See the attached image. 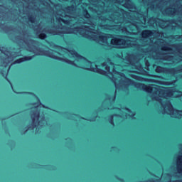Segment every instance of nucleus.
Listing matches in <instances>:
<instances>
[{
    "label": "nucleus",
    "instance_id": "f257e3e1",
    "mask_svg": "<svg viewBox=\"0 0 182 182\" xmlns=\"http://www.w3.org/2000/svg\"><path fill=\"white\" fill-rule=\"evenodd\" d=\"M95 25L92 24V21H90L87 25H83L80 28L75 27L74 28H68L66 27H63L58 28L56 32L50 31V33L52 35H60L61 36L65 33H75L76 35L79 33L84 38L97 42L100 45H108L109 38H107V35L92 28H95Z\"/></svg>",
    "mask_w": 182,
    "mask_h": 182
},
{
    "label": "nucleus",
    "instance_id": "f03ea898",
    "mask_svg": "<svg viewBox=\"0 0 182 182\" xmlns=\"http://www.w3.org/2000/svg\"><path fill=\"white\" fill-rule=\"evenodd\" d=\"M57 49L59 52H65L63 54L64 56L60 57V53L50 50L48 51H36L35 50V47H33L31 49H28L30 52H33L35 55H44L45 56H49V58H52L53 59H58V60H62L63 62H65L68 65H76V60L79 62V60H85V57L77 54L76 51L73 50H67L63 48L62 47H57Z\"/></svg>",
    "mask_w": 182,
    "mask_h": 182
},
{
    "label": "nucleus",
    "instance_id": "7ed1b4c3",
    "mask_svg": "<svg viewBox=\"0 0 182 182\" xmlns=\"http://www.w3.org/2000/svg\"><path fill=\"white\" fill-rule=\"evenodd\" d=\"M121 78L119 79L118 84L115 85V89L117 90H129L130 86H134L136 89H141L144 92V86L146 85L141 84L140 82H136L134 80L127 77L126 74L123 73H118Z\"/></svg>",
    "mask_w": 182,
    "mask_h": 182
},
{
    "label": "nucleus",
    "instance_id": "20e7f679",
    "mask_svg": "<svg viewBox=\"0 0 182 182\" xmlns=\"http://www.w3.org/2000/svg\"><path fill=\"white\" fill-rule=\"evenodd\" d=\"M144 92L149 93L154 99L158 97H170L171 96V90H164L161 87L156 85H149L144 86Z\"/></svg>",
    "mask_w": 182,
    "mask_h": 182
},
{
    "label": "nucleus",
    "instance_id": "39448f33",
    "mask_svg": "<svg viewBox=\"0 0 182 182\" xmlns=\"http://www.w3.org/2000/svg\"><path fill=\"white\" fill-rule=\"evenodd\" d=\"M162 114H167V112H169L171 116H174L175 119H181L182 117V109H176L173 107L171 102L168 101L162 105Z\"/></svg>",
    "mask_w": 182,
    "mask_h": 182
},
{
    "label": "nucleus",
    "instance_id": "423d86ee",
    "mask_svg": "<svg viewBox=\"0 0 182 182\" xmlns=\"http://www.w3.org/2000/svg\"><path fill=\"white\" fill-rule=\"evenodd\" d=\"M111 45H114L116 48H130V46H133L134 43L132 42V40L129 38H114L111 41Z\"/></svg>",
    "mask_w": 182,
    "mask_h": 182
},
{
    "label": "nucleus",
    "instance_id": "0eeeda50",
    "mask_svg": "<svg viewBox=\"0 0 182 182\" xmlns=\"http://www.w3.org/2000/svg\"><path fill=\"white\" fill-rule=\"evenodd\" d=\"M30 116L32 129H36L41 122H45V114H43L41 115V111L38 109L31 111Z\"/></svg>",
    "mask_w": 182,
    "mask_h": 182
},
{
    "label": "nucleus",
    "instance_id": "6e6552de",
    "mask_svg": "<svg viewBox=\"0 0 182 182\" xmlns=\"http://www.w3.org/2000/svg\"><path fill=\"white\" fill-rule=\"evenodd\" d=\"M59 113L60 114L65 116V117L68 120H75V117H80V119H82V120H86L87 122H96V119L97 118V116L86 118L80 116L79 114H70L69 112H60Z\"/></svg>",
    "mask_w": 182,
    "mask_h": 182
},
{
    "label": "nucleus",
    "instance_id": "1a4fd4ad",
    "mask_svg": "<svg viewBox=\"0 0 182 182\" xmlns=\"http://www.w3.org/2000/svg\"><path fill=\"white\" fill-rule=\"evenodd\" d=\"M62 11H63V10L58 11V15L56 16V19L60 23L63 22L65 24H70V22H72L73 19H76V17H72L69 14Z\"/></svg>",
    "mask_w": 182,
    "mask_h": 182
},
{
    "label": "nucleus",
    "instance_id": "9d476101",
    "mask_svg": "<svg viewBox=\"0 0 182 182\" xmlns=\"http://www.w3.org/2000/svg\"><path fill=\"white\" fill-rule=\"evenodd\" d=\"M157 73H169L171 76H176V79H182V73L179 75H176L182 72V69H155Z\"/></svg>",
    "mask_w": 182,
    "mask_h": 182
},
{
    "label": "nucleus",
    "instance_id": "9b49d317",
    "mask_svg": "<svg viewBox=\"0 0 182 182\" xmlns=\"http://www.w3.org/2000/svg\"><path fill=\"white\" fill-rule=\"evenodd\" d=\"M9 70H11L7 69L6 70H5L4 69H0V73L2 75L3 77H4V79H6V80H7V82L9 83L13 92H14V93H16V92H15V90H14L12 82H11V80H9V78H8V74L9 73Z\"/></svg>",
    "mask_w": 182,
    "mask_h": 182
},
{
    "label": "nucleus",
    "instance_id": "f8f14e48",
    "mask_svg": "<svg viewBox=\"0 0 182 182\" xmlns=\"http://www.w3.org/2000/svg\"><path fill=\"white\" fill-rule=\"evenodd\" d=\"M116 96H117V92H114V95H110L109 94L106 95V100H109L111 102H112V103H114V102H116Z\"/></svg>",
    "mask_w": 182,
    "mask_h": 182
},
{
    "label": "nucleus",
    "instance_id": "ddd939ff",
    "mask_svg": "<svg viewBox=\"0 0 182 182\" xmlns=\"http://www.w3.org/2000/svg\"><path fill=\"white\" fill-rule=\"evenodd\" d=\"M32 58H33L32 56H26L21 58H18L14 63V64L22 63V62H26V60H31Z\"/></svg>",
    "mask_w": 182,
    "mask_h": 182
},
{
    "label": "nucleus",
    "instance_id": "4468645a",
    "mask_svg": "<svg viewBox=\"0 0 182 182\" xmlns=\"http://www.w3.org/2000/svg\"><path fill=\"white\" fill-rule=\"evenodd\" d=\"M90 72H95V73H100L101 75H107V72L103 69H87Z\"/></svg>",
    "mask_w": 182,
    "mask_h": 182
},
{
    "label": "nucleus",
    "instance_id": "2eb2a0df",
    "mask_svg": "<svg viewBox=\"0 0 182 182\" xmlns=\"http://www.w3.org/2000/svg\"><path fill=\"white\" fill-rule=\"evenodd\" d=\"M41 167H44L46 170H50V171H55L56 166L53 165H38Z\"/></svg>",
    "mask_w": 182,
    "mask_h": 182
},
{
    "label": "nucleus",
    "instance_id": "dca6fc26",
    "mask_svg": "<svg viewBox=\"0 0 182 182\" xmlns=\"http://www.w3.org/2000/svg\"><path fill=\"white\" fill-rule=\"evenodd\" d=\"M114 117H119V114H114L112 115H110L109 117V123H110L112 126H114Z\"/></svg>",
    "mask_w": 182,
    "mask_h": 182
},
{
    "label": "nucleus",
    "instance_id": "f3484780",
    "mask_svg": "<svg viewBox=\"0 0 182 182\" xmlns=\"http://www.w3.org/2000/svg\"><path fill=\"white\" fill-rule=\"evenodd\" d=\"M153 36V32L150 31H144L142 32V38H151Z\"/></svg>",
    "mask_w": 182,
    "mask_h": 182
},
{
    "label": "nucleus",
    "instance_id": "a211bd4d",
    "mask_svg": "<svg viewBox=\"0 0 182 182\" xmlns=\"http://www.w3.org/2000/svg\"><path fill=\"white\" fill-rule=\"evenodd\" d=\"M29 95H33V96H36V99H37V102H35L33 105H36L37 107H39V106H43V104H42V102H41V100L39 99V97L38 96H36V95H35L33 92H28Z\"/></svg>",
    "mask_w": 182,
    "mask_h": 182
},
{
    "label": "nucleus",
    "instance_id": "6ab92c4d",
    "mask_svg": "<svg viewBox=\"0 0 182 182\" xmlns=\"http://www.w3.org/2000/svg\"><path fill=\"white\" fill-rule=\"evenodd\" d=\"M137 70L139 71L141 75H144V76H149L150 75V73H149V71L146 70L145 69H138Z\"/></svg>",
    "mask_w": 182,
    "mask_h": 182
},
{
    "label": "nucleus",
    "instance_id": "aec40b11",
    "mask_svg": "<svg viewBox=\"0 0 182 182\" xmlns=\"http://www.w3.org/2000/svg\"><path fill=\"white\" fill-rule=\"evenodd\" d=\"M31 127H32V125H28L27 127H26L22 131H21V134H26V133H28L29 129H31Z\"/></svg>",
    "mask_w": 182,
    "mask_h": 182
},
{
    "label": "nucleus",
    "instance_id": "412c9836",
    "mask_svg": "<svg viewBox=\"0 0 182 182\" xmlns=\"http://www.w3.org/2000/svg\"><path fill=\"white\" fill-rule=\"evenodd\" d=\"M111 80H112V82H113L115 87H116V85H119V83H117L116 82V80H117V78L116 77H114L113 75H112V77L111 78Z\"/></svg>",
    "mask_w": 182,
    "mask_h": 182
},
{
    "label": "nucleus",
    "instance_id": "4be33fe9",
    "mask_svg": "<svg viewBox=\"0 0 182 182\" xmlns=\"http://www.w3.org/2000/svg\"><path fill=\"white\" fill-rule=\"evenodd\" d=\"M99 112H102V108H99L98 109L93 112L94 116H97V117H99Z\"/></svg>",
    "mask_w": 182,
    "mask_h": 182
},
{
    "label": "nucleus",
    "instance_id": "5701e85b",
    "mask_svg": "<svg viewBox=\"0 0 182 182\" xmlns=\"http://www.w3.org/2000/svg\"><path fill=\"white\" fill-rule=\"evenodd\" d=\"M1 124L4 129H7L8 127L6 126V122H5V119H1Z\"/></svg>",
    "mask_w": 182,
    "mask_h": 182
},
{
    "label": "nucleus",
    "instance_id": "b1692460",
    "mask_svg": "<svg viewBox=\"0 0 182 182\" xmlns=\"http://www.w3.org/2000/svg\"><path fill=\"white\" fill-rule=\"evenodd\" d=\"M166 12L168 13V15H174L176 14V11H171L170 12V9H166Z\"/></svg>",
    "mask_w": 182,
    "mask_h": 182
},
{
    "label": "nucleus",
    "instance_id": "393cba45",
    "mask_svg": "<svg viewBox=\"0 0 182 182\" xmlns=\"http://www.w3.org/2000/svg\"><path fill=\"white\" fill-rule=\"evenodd\" d=\"M132 77H133V79H135L136 80H141V77L136 75H132Z\"/></svg>",
    "mask_w": 182,
    "mask_h": 182
},
{
    "label": "nucleus",
    "instance_id": "a878e982",
    "mask_svg": "<svg viewBox=\"0 0 182 182\" xmlns=\"http://www.w3.org/2000/svg\"><path fill=\"white\" fill-rule=\"evenodd\" d=\"M122 70V72H126V71H127V72H130L131 73H134V72H137V71H136V70H127V69H123V70Z\"/></svg>",
    "mask_w": 182,
    "mask_h": 182
},
{
    "label": "nucleus",
    "instance_id": "bb28decb",
    "mask_svg": "<svg viewBox=\"0 0 182 182\" xmlns=\"http://www.w3.org/2000/svg\"><path fill=\"white\" fill-rule=\"evenodd\" d=\"M111 149L114 151H118V152L120 151V149H119L117 146H112Z\"/></svg>",
    "mask_w": 182,
    "mask_h": 182
},
{
    "label": "nucleus",
    "instance_id": "cd10ccee",
    "mask_svg": "<svg viewBox=\"0 0 182 182\" xmlns=\"http://www.w3.org/2000/svg\"><path fill=\"white\" fill-rule=\"evenodd\" d=\"M85 18H86V19H89V18H90V15L87 13V11H85Z\"/></svg>",
    "mask_w": 182,
    "mask_h": 182
},
{
    "label": "nucleus",
    "instance_id": "c85d7f7f",
    "mask_svg": "<svg viewBox=\"0 0 182 182\" xmlns=\"http://www.w3.org/2000/svg\"><path fill=\"white\" fill-rule=\"evenodd\" d=\"M40 38L41 39H45V38H46V34H45V33H41V34H40Z\"/></svg>",
    "mask_w": 182,
    "mask_h": 182
},
{
    "label": "nucleus",
    "instance_id": "c756f323",
    "mask_svg": "<svg viewBox=\"0 0 182 182\" xmlns=\"http://www.w3.org/2000/svg\"><path fill=\"white\" fill-rule=\"evenodd\" d=\"M125 110L127 112H128V113H133V112L132 111V109H130V108L129 107H125Z\"/></svg>",
    "mask_w": 182,
    "mask_h": 182
},
{
    "label": "nucleus",
    "instance_id": "7c9ffc66",
    "mask_svg": "<svg viewBox=\"0 0 182 182\" xmlns=\"http://www.w3.org/2000/svg\"><path fill=\"white\" fill-rule=\"evenodd\" d=\"M117 180H119V181H124V180L119 176H116Z\"/></svg>",
    "mask_w": 182,
    "mask_h": 182
},
{
    "label": "nucleus",
    "instance_id": "2f4dec72",
    "mask_svg": "<svg viewBox=\"0 0 182 182\" xmlns=\"http://www.w3.org/2000/svg\"><path fill=\"white\" fill-rule=\"evenodd\" d=\"M102 67H104L105 69H110V67L106 66V63H104L103 65H102Z\"/></svg>",
    "mask_w": 182,
    "mask_h": 182
},
{
    "label": "nucleus",
    "instance_id": "473e14b6",
    "mask_svg": "<svg viewBox=\"0 0 182 182\" xmlns=\"http://www.w3.org/2000/svg\"><path fill=\"white\" fill-rule=\"evenodd\" d=\"M134 116H136V113H132V114L130 115V117H131L132 119H136V118L134 117Z\"/></svg>",
    "mask_w": 182,
    "mask_h": 182
},
{
    "label": "nucleus",
    "instance_id": "72a5a7b5",
    "mask_svg": "<svg viewBox=\"0 0 182 182\" xmlns=\"http://www.w3.org/2000/svg\"><path fill=\"white\" fill-rule=\"evenodd\" d=\"M162 50H168V48L163 47V48H162Z\"/></svg>",
    "mask_w": 182,
    "mask_h": 182
},
{
    "label": "nucleus",
    "instance_id": "f704fd0d",
    "mask_svg": "<svg viewBox=\"0 0 182 182\" xmlns=\"http://www.w3.org/2000/svg\"><path fill=\"white\" fill-rule=\"evenodd\" d=\"M107 72H110V69H106Z\"/></svg>",
    "mask_w": 182,
    "mask_h": 182
},
{
    "label": "nucleus",
    "instance_id": "c9c22d12",
    "mask_svg": "<svg viewBox=\"0 0 182 182\" xmlns=\"http://www.w3.org/2000/svg\"><path fill=\"white\" fill-rule=\"evenodd\" d=\"M112 72H116V69H112Z\"/></svg>",
    "mask_w": 182,
    "mask_h": 182
},
{
    "label": "nucleus",
    "instance_id": "e433bc0d",
    "mask_svg": "<svg viewBox=\"0 0 182 182\" xmlns=\"http://www.w3.org/2000/svg\"><path fill=\"white\" fill-rule=\"evenodd\" d=\"M146 70H147L148 72H150V69H146Z\"/></svg>",
    "mask_w": 182,
    "mask_h": 182
},
{
    "label": "nucleus",
    "instance_id": "4c0bfd02",
    "mask_svg": "<svg viewBox=\"0 0 182 182\" xmlns=\"http://www.w3.org/2000/svg\"><path fill=\"white\" fill-rule=\"evenodd\" d=\"M68 139H69V140H70V141H72V139L70 138H68Z\"/></svg>",
    "mask_w": 182,
    "mask_h": 182
},
{
    "label": "nucleus",
    "instance_id": "58836bf2",
    "mask_svg": "<svg viewBox=\"0 0 182 182\" xmlns=\"http://www.w3.org/2000/svg\"><path fill=\"white\" fill-rule=\"evenodd\" d=\"M16 93H17V95H19V93H21V92H16Z\"/></svg>",
    "mask_w": 182,
    "mask_h": 182
},
{
    "label": "nucleus",
    "instance_id": "ea45409f",
    "mask_svg": "<svg viewBox=\"0 0 182 182\" xmlns=\"http://www.w3.org/2000/svg\"><path fill=\"white\" fill-rule=\"evenodd\" d=\"M181 96H182V92H181Z\"/></svg>",
    "mask_w": 182,
    "mask_h": 182
},
{
    "label": "nucleus",
    "instance_id": "a19ab883",
    "mask_svg": "<svg viewBox=\"0 0 182 182\" xmlns=\"http://www.w3.org/2000/svg\"><path fill=\"white\" fill-rule=\"evenodd\" d=\"M71 13L68 14V15H70Z\"/></svg>",
    "mask_w": 182,
    "mask_h": 182
}]
</instances>
